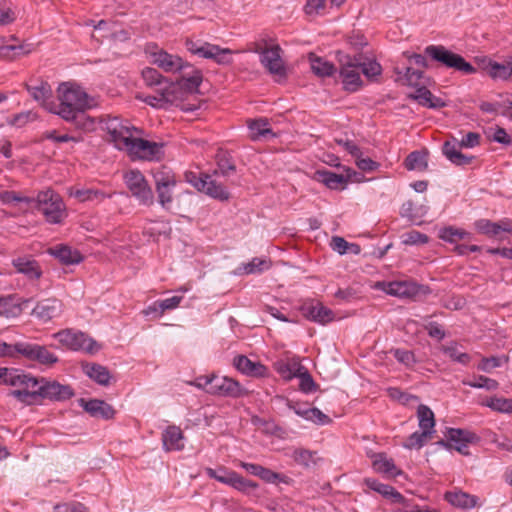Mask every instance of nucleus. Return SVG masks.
<instances>
[{
  "label": "nucleus",
  "mask_w": 512,
  "mask_h": 512,
  "mask_svg": "<svg viewBox=\"0 0 512 512\" xmlns=\"http://www.w3.org/2000/svg\"><path fill=\"white\" fill-rule=\"evenodd\" d=\"M260 55L261 64L270 74L280 78L286 77V68L281 57V48L279 45H273L261 50H256Z\"/></svg>",
  "instance_id": "17"
},
{
  "label": "nucleus",
  "mask_w": 512,
  "mask_h": 512,
  "mask_svg": "<svg viewBox=\"0 0 512 512\" xmlns=\"http://www.w3.org/2000/svg\"><path fill=\"white\" fill-rule=\"evenodd\" d=\"M447 440H440L438 445L450 449L454 448L463 455H467L468 444L473 443L479 437L472 431L460 428H448L445 434Z\"/></svg>",
  "instance_id": "13"
},
{
  "label": "nucleus",
  "mask_w": 512,
  "mask_h": 512,
  "mask_svg": "<svg viewBox=\"0 0 512 512\" xmlns=\"http://www.w3.org/2000/svg\"><path fill=\"white\" fill-rule=\"evenodd\" d=\"M479 67L492 79L508 80L510 78L508 60L505 63H498L488 57H476Z\"/></svg>",
  "instance_id": "24"
},
{
  "label": "nucleus",
  "mask_w": 512,
  "mask_h": 512,
  "mask_svg": "<svg viewBox=\"0 0 512 512\" xmlns=\"http://www.w3.org/2000/svg\"><path fill=\"white\" fill-rule=\"evenodd\" d=\"M54 337L63 345L72 350H83L93 353L98 350L97 343L80 331L63 330L57 332Z\"/></svg>",
  "instance_id": "14"
},
{
  "label": "nucleus",
  "mask_w": 512,
  "mask_h": 512,
  "mask_svg": "<svg viewBox=\"0 0 512 512\" xmlns=\"http://www.w3.org/2000/svg\"><path fill=\"white\" fill-rule=\"evenodd\" d=\"M26 88L31 97L47 111L52 113L56 110L55 101L52 99V89L48 82L37 81L35 84H27Z\"/></svg>",
  "instance_id": "22"
},
{
  "label": "nucleus",
  "mask_w": 512,
  "mask_h": 512,
  "mask_svg": "<svg viewBox=\"0 0 512 512\" xmlns=\"http://www.w3.org/2000/svg\"><path fill=\"white\" fill-rule=\"evenodd\" d=\"M182 296H172L170 298H166L163 300L156 301L152 305L148 306L144 313L146 315L151 314H158L159 316L162 315L166 310H172L179 306L180 302L182 301Z\"/></svg>",
  "instance_id": "42"
},
{
  "label": "nucleus",
  "mask_w": 512,
  "mask_h": 512,
  "mask_svg": "<svg viewBox=\"0 0 512 512\" xmlns=\"http://www.w3.org/2000/svg\"><path fill=\"white\" fill-rule=\"evenodd\" d=\"M305 420L311 421L317 425H326L331 422L329 416H327L320 409L315 407L309 409V413Z\"/></svg>",
  "instance_id": "63"
},
{
  "label": "nucleus",
  "mask_w": 512,
  "mask_h": 512,
  "mask_svg": "<svg viewBox=\"0 0 512 512\" xmlns=\"http://www.w3.org/2000/svg\"><path fill=\"white\" fill-rule=\"evenodd\" d=\"M411 97L424 107L442 108L445 106L441 98L435 97L431 91L424 86L417 88Z\"/></svg>",
  "instance_id": "39"
},
{
  "label": "nucleus",
  "mask_w": 512,
  "mask_h": 512,
  "mask_svg": "<svg viewBox=\"0 0 512 512\" xmlns=\"http://www.w3.org/2000/svg\"><path fill=\"white\" fill-rule=\"evenodd\" d=\"M39 381L41 384L39 385L38 403L43 400L61 402L74 396V391L69 385L60 384L45 377H40Z\"/></svg>",
  "instance_id": "12"
},
{
  "label": "nucleus",
  "mask_w": 512,
  "mask_h": 512,
  "mask_svg": "<svg viewBox=\"0 0 512 512\" xmlns=\"http://www.w3.org/2000/svg\"><path fill=\"white\" fill-rule=\"evenodd\" d=\"M125 184L140 204L150 206L154 203V194L143 174L130 170L124 175Z\"/></svg>",
  "instance_id": "8"
},
{
  "label": "nucleus",
  "mask_w": 512,
  "mask_h": 512,
  "mask_svg": "<svg viewBox=\"0 0 512 512\" xmlns=\"http://www.w3.org/2000/svg\"><path fill=\"white\" fill-rule=\"evenodd\" d=\"M205 473L209 478L229 486L236 472L227 467L220 466L216 469L208 467L205 469Z\"/></svg>",
  "instance_id": "46"
},
{
  "label": "nucleus",
  "mask_w": 512,
  "mask_h": 512,
  "mask_svg": "<svg viewBox=\"0 0 512 512\" xmlns=\"http://www.w3.org/2000/svg\"><path fill=\"white\" fill-rule=\"evenodd\" d=\"M173 87L162 89L156 95H148L145 97L144 102L155 108H167L169 105L178 100L177 95H173Z\"/></svg>",
  "instance_id": "35"
},
{
  "label": "nucleus",
  "mask_w": 512,
  "mask_h": 512,
  "mask_svg": "<svg viewBox=\"0 0 512 512\" xmlns=\"http://www.w3.org/2000/svg\"><path fill=\"white\" fill-rule=\"evenodd\" d=\"M405 167L407 170H424L427 167L426 157L419 151L411 152L405 159Z\"/></svg>",
  "instance_id": "52"
},
{
  "label": "nucleus",
  "mask_w": 512,
  "mask_h": 512,
  "mask_svg": "<svg viewBox=\"0 0 512 512\" xmlns=\"http://www.w3.org/2000/svg\"><path fill=\"white\" fill-rule=\"evenodd\" d=\"M400 215L403 218H407L414 224L420 223L418 219L421 217V215L418 213L415 204L410 200L402 204L400 208Z\"/></svg>",
  "instance_id": "59"
},
{
  "label": "nucleus",
  "mask_w": 512,
  "mask_h": 512,
  "mask_svg": "<svg viewBox=\"0 0 512 512\" xmlns=\"http://www.w3.org/2000/svg\"><path fill=\"white\" fill-rule=\"evenodd\" d=\"M233 364L239 372L248 376L264 377L268 373V369L265 365L260 362L252 361L244 355L236 356Z\"/></svg>",
  "instance_id": "27"
},
{
  "label": "nucleus",
  "mask_w": 512,
  "mask_h": 512,
  "mask_svg": "<svg viewBox=\"0 0 512 512\" xmlns=\"http://www.w3.org/2000/svg\"><path fill=\"white\" fill-rule=\"evenodd\" d=\"M150 56L152 63L167 73H180L191 68V64L184 61L178 55L170 54L158 47H155V50L150 52Z\"/></svg>",
  "instance_id": "16"
},
{
  "label": "nucleus",
  "mask_w": 512,
  "mask_h": 512,
  "mask_svg": "<svg viewBox=\"0 0 512 512\" xmlns=\"http://www.w3.org/2000/svg\"><path fill=\"white\" fill-rule=\"evenodd\" d=\"M251 138L254 141L273 138L276 134L269 128V122L266 118H260L257 120H253L248 125Z\"/></svg>",
  "instance_id": "41"
},
{
  "label": "nucleus",
  "mask_w": 512,
  "mask_h": 512,
  "mask_svg": "<svg viewBox=\"0 0 512 512\" xmlns=\"http://www.w3.org/2000/svg\"><path fill=\"white\" fill-rule=\"evenodd\" d=\"M364 483L369 489L381 494L383 497L389 499L392 503L400 504L403 506L407 505L406 498L392 486L381 483L374 478H365Z\"/></svg>",
  "instance_id": "26"
},
{
  "label": "nucleus",
  "mask_w": 512,
  "mask_h": 512,
  "mask_svg": "<svg viewBox=\"0 0 512 512\" xmlns=\"http://www.w3.org/2000/svg\"><path fill=\"white\" fill-rule=\"evenodd\" d=\"M70 195L81 202L90 201L95 203H100L104 199L112 196V194L105 193L104 191L95 188H78L72 190Z\"/></svg>",
  "instance_id": "38"
},
{
  "label": "nucleus",
  "mask_w": 512,
  "mask_h": 512,
  "mask_svg": "<svg viewBox=\"0 0 512 512\" xmlns=\"http://www.w3.org/2000/svg\"><path fill=\"white\" fill-rule=\"evenodd\" d=\"M331 247L334 251H337L339 254H345L349 247H353L354 253L359 252V247L354 244H349L344 238L339 236H334L331 240Z\"/></svg>",
  "instance_id": "62"
},
{
  "label": "nucleus",
  "mask_w": 512,
  "mask_h": 512,
  "mask_svg": "<svg viewBox=\"0 0 512 512\" xmlns=\"http://www.w3.org/2000/svg\"><path fill=\"white\" fill-rule=\"evenodd\" d=\"M445 500L451 505L461 509H471L477 504V497L461 490L448 491L445 493Z\"/></svg>",
  "instance_id": "34"
},
{
  "label": "nucleus",
  "mask_w": 512,
  "mask_h": 512,
  "mask_svg": "<svg viewBox=\"0 0 512 512\" xmlns=\"http://www.w3.org/2000/svg\"><path fill=\"white\" fill-rule=\"evenodd\" d=\"M122 150L127 151L132 157L149 161L159 160L163 155L162 144L142 138H135L133 135L127 142V147H124Z\"/></svg>",
  "instance_id": "9"
},
{
  "label": "nucleus",
  "mask_w": 512,
  "mask_h": 512,
  "mask_svg": "<svg viewBox=\"0 0 512 512\" xmlns=\"http://www.w3.org/2000/svg\"><path fill=\"white\" fill-rule=\"evenodd\" d=\"M181 77L177 79L176 83L170 85L173 87V95H176V90L179 89L182 93H195L202 82L201 71L195 69L192 65L190 69L180 72Z\"/></svg>",
  "instance_id": "21"
},
{
  "label": "nucleus",
  "mask_w": 512,
  "mask_h": 512,
  "mask_svg": "<svg viewBox=\"0 0 512 512\" xmlns=\"http://www.w3.org/2000/svg\"><path fill=\"white\" fill-rule=\"evenodd\" d=\"M19 356L28 361L41 365H53L58 362V357L46 346L30 342H18Z\"/></svg>",
  "instance_id": "15"
},
{
  "label": "nucleus",
  "mask_w": 512,
  "mask_h": 512,
  "mask_svg": "<svg viewBox=\"0 0 512 512\" xmlns=\"http://www.w3.org/2000/svg\"><path fill=\"white\" fill-rule=\"evenodd\" d=\"M459 143L446 141L443 145V154L453 164L465 166L471 163L473 157L467 156L459 150Z\"/></svg>",
  "instance_id": "37"
},
{
  "label": "nucleus",
  "mask_w": 512,
  "mask_h": 512,
  "mask_svg": "<svg viewBox=\"0 0 512 512\" xmlns=\"http://www.w3.org/2000/svg\"><path fill=\"white\" fill-rule=\"evenodd\" d=\"M142 78L147 86L159 85L163 80L162 75L155 68L151 67H146L142 70Z\"/></svg>",
  "instance_id": "61"
},
{
  "label": "nucleus",
  "mask_w": 512,
  "mask_h": 512,
  "mask_svg": "<svg viewBox=\"0 0 512 512\" xmlns=\"http://www.w3.org/2000/svg\"><path fill=\"white\" fill-rule=\"evenodd\" d=\"M86 375L102 386L110 383L111 375L109 370L100 364H91L84 367Z\"/></svg>",
  "instance_id": "43"
},
{
  "label": "nucleus",
  "mask_w": 512,
  "mask_h": 512,
  "mask_svg": "<svg viewBox=\"0 0 512 512\" xmlns=\"http://www.w3.org/2000/svg\"><path fill=\"white\" fill-rule=\"evenodd\" d=\"M20 311V304L14 295L0 296V316L16 317Z\"/></svg>",
  "instance_id": "45"
},
{
  "label": "nucleus",
  "mask_w": 512,
  "mask_h": 512,
  "mask_svg": "<svg viewBox=\"0 0 512 512\" xmlns=\"http://www.w3.org/2000/svg\"><path fill=\"white\" fill-rule=\"evenodd\" d=\"M31 203L50 224H59L67 216L65 204L61 196L52 189L40 191Z\"/></svg>",
  "instance_id": "3"
},
{
  "label": "nucleus",
  "mask_w": 512,
  "mask_h": 512,
  "mask_svg": "<svg viewBox=\"0 0 512 512\" xmlns=\"http://www.w3.org/2000/svg\"><path fill=\"white\" fill-rule=\"evenodd\" d=\"M216 161L217 169L214 171L215 175L220 174L224 177H227L235 172L236 166L227 153H218L216 156Z\"/></svg>",
  "instance_id": "47"
},
{
  "label": "nucleus",
  "mask_w": 512,
  "mask_h": 512,
  "mask_svg": "<svg viewBox=\"0 0 512 512\" xmlns=\"http://www.w3.org/2000/svg\"><path fill=\"white\" fill-rule=\"evenodd\" d=\"M246 393L240 383L230 377L213 374L212 386L209 394L221 397L238 398Z\"/></svg>",
  "instance_id": "18"
},
{
  "label": "nucleus",
  "mask_w": 512,
  "mask_h": 512,
  "mask_svg": "<svg viewBox=\"0 0 512 512\" xmlns=\"http://www.w3.org/2000/svg\"><path fill=\"white\" fill-rule=\"evenodd\" d=\"M300 311L306 319L321 325L334 320L333 311L320 302H305L301 305Z\"/></svg>",
  "instance_id": "20"
},
{
  "label": "nucleus",
  "mask_w": 512,
  "mask_h": 512,
  "mask_svg": "<svg viewBox=\"0 0 512 512\" xmlns=\"http://www.w3.org/2000/svg\"><path fill=\"white\" fill-rule=\"evenodd\" d=\"M162 444L167 452L183 450L185 444L182 430L175 425L168 426L162 433Z\"/></svg>",
  "instance_id": "29"
},
{
  "label": "nucleus",
  "mask_w": 512,
  "mask_h": 512,
  "mask_svg": "<svg viewBox=\"0 0 512 512\" xmlns=\"http://www.w3.org/2000/svg\"><path fill=\"white\" fill-rule=\"evenodd\" d=\"M63 310L62 302L55 298L39 301L32 311V315L37 319L48 322L58 317Z\"/></svg>",
  "instance_id": "23"
},
{
  "label": "nucleus",
  "mask_w": 512,
  "mask_h": 512,
  "mask_svg": "<svg viewBox=\"0 0 512 512\" xmlns=\"http://www.w3.org/2000/svg\"><path fill=\"white\" fill-rule=\"evenodd\" d=\"M272 263L270 259L254 257L247 263L239 265L235 271L237 275L261 274L270 269Z\"/></svg>",
  "instance_id": "33"
},
{
  "label": "nucleus",
  "mask_w": 512,
  "mask_h": 512,
  "mask_svg": "<svg viewBox=\"0 0 512 512\" xmlns=\"http://www.w3.org/2000/svg\"><path fill=\"white\" fill-rule=\"evenodd\" d=\"M158 202L164 209H169L172 203V193L176 186L174 173L169 169H159L153 173Z\"/></svg>",
  "instance_id": "11"
},
{
  "label": "nucleus",
  "mask_w": 512,
  "mask_h": 512,
  "mask_svg": "<svg viewBox=\"0 0 512 512\" xmlns=\"http://www.w3.org/2000/svg\"><path fill=\"white\" fill-rule=\"evenodd\" d=\"M390 353L399 363L403 364L406 368L412 369L417 363L415 354L410 350L396 348L392 349Z\"/></svg>",
  "instance_id": "54"
},
{
  "label": "nucleus",
  "mask_w": 512,
  "mask_h": 512,
  "mask_svg": "<svg viewBox=\"0 0 512 512\" xmlns=\"http://www.w3.org/2000/svg\"><path fill=\"white\" fill-rule=\"evenodd\" d=\"M58 92V101H55L56 110L52 113L59 115L65 121L73 122L81 129H93L94 120L85 114V109L89 106L87 94L80 88L68 87L65 84L59 87Z\"/></svg>",
  "instance_id": "1"
},
{
  "label": "nucleus",
  "mask_w": 512,
  "mask_h": 512,
  "mask_svg": "<svg viewBox=\"0 0 512 512\" xmlns=\"http://www.w3.org/2000/svg\"><path fill=\"white\" fill-rule=\"evenodd\" d=\"M49 253L65 265L78 264L83 260L82 255L77 250L67 245H57L49 248Z\"/></svg>",
  "instance_id": "31"
},
{
  "label": "nucleus",
  "mask_w": 512,
  "mask_h": 512,
  "mask_svg": "<svg viewBox=\"0 0 512 512\" xmlns=\"http://www.w3.org/2000/svg\"><path fill=\"white\" fill-rule=\"evenodd\" d=\"M463 383L464 385L472 388H482L488 391L496 390L499 386L496 380L483 375H479L473 380H465Z\"/></svg>",
  "instance_id": "53"
},
{
  "label": "nucleus",
  "mask_w": 512,
  "mask_h": 512,
  "mask_svg": "<svg viewBox=\"0 0 512 512\" xmlns=\"http://www.w3.org/2000/svg\"><path fill=\"white\" fill-rule=\"evenodd\" d=\"M185 180L199 192H203L214 199L220 201H226L229 199L230 194L226 187L212 179V176L209 174H197L195 172L188 171L185 173Z\"/></svg>",
  "instance_id": "6"
},
{
  "label": "nucleus",
  "mask_w": 512,
  "mask_h": 512,
  "mask_svg": "<svg viewBox=\"0 0 512 512\" xmlns=\"http://www.w3.org/2000/svg\"><path fill=\"white\" fill-rule=\"evenodd\" d=\"M304 366L298 357H292L287 360H281L275 363V369L278 374L286 381H290L296 377Z\"/></svg>",
  "instance_id": "32"
},
{
  "label": "nucleus",
  "mask_w": 512,
  "mask_h": 512,
  "mask_svg": "<svg viewBox=\"0 0 512 512\" xmlns=\"http://www.w3.org/2000/svg\"><path fill=\"white\" fill-rule=\"evenodd\" d=\"M338 61L344 90L348 92L358 91L363 85L359 68L360 56H350L339 53Z\"/></svg>",
  "instance_id": "5"
},
{
  "label": "nucleus",
  "mask_w": 512,
  "mask_h": 512,
  "mask_svg": "<svg viewBox=\"0 0 512 512\" xmlns=\"http://www.w3.org/2000/svg\"><path fill=\"white\" fill-rule=\"evenodd\" d=\"M186 48L189 52L202 58L212 59L217 64L227 65L232 62V50L229 48H221L208 42L188 40Z\"/></svg>",
  "instance_id": "7"
},
{
  "label": "nucleus",
  "mask_w": 512,
  "mask_h": 512,
  "mask_svg": "<svg viewBox=\"0 0 512 512\" xmlns=\"http://www.w3.org/2000/svg\"><path fill=\"white\" fill-rule=\"evenodd\" d=\"M475 229L483 235L489 238H497L502 240V233L512 235V219L502 218L497 222H493L489 219H479L474 223Z\"/></svg>",
  "instance_id": "19"
},
{
  "label": "nucleus",
  "mask_w": 512,
  "mask_h": 512,
  "mask_svg": "<svg viewBox=\"0 0 512 512\" xmlns=\"http://www.w3.org/2000/svg\"><path fill=\"white\" fill-rule=\"evenodd\" d=\"M309 59L311 70L319 77L332 76L336 71L335 66L331 62L324 60L321 57L311 55Z\"/></svg>",
  "instance_id": "44"
},
{
  "label": "nucleus",
  "mask_w": 512,
  "mask_h": 512,
  "mask_svg": "<svg viewBox=\"0 0 512 512\" xmlns=\"http://www.w3.org/2000/svg\"><path fill=\"white\" fill-rule=\"evenodd\" d=\"M315 180L323 183L326 187L332 190H342L345 188L352 174L348 173L347 176L337 174L329 170H317L314 175Z\"/></svg>",
  "instance_id": "28"
},
{
  "label": "nucleus",
  "mask_w": 512,
  "mask_h": 512,
  "mask_svg": "<svg viewBox=\"0 0 512 512\" xmlns=\"http://www.w3.org/2000/svg\"><path fill=\"white\" fill-rule=\"evenodd\" d=\"M418 424L422 431L429 435L435 432V417L433 411L424 404H420L417 408Z\"/></svg>",
  "instance_id": "40"
},
{
  "label": "nucleus",
  "mask_w": 512,
  "mask_h": 512,
  "mask_svg": "<svg viewBox=\"0 0 512 512\" xmlns=\"http://www.w3.org/2000/svg\"><path fill=\"white\" fill-rule=\"evenodd\" d=\"M359 68H360V71L367 78H374L376 76H379L382 72L381 65L375 60H368V61L360 60Z\"/></svg>",
  "instance_id": "58"
},
{
  "label": "nucleus",
  "mask_w": 512,
  "mask_h": 512,
  "mask_svg": "<svg viewBox=\"0 0 512 512\" xmlns=\"http://www.w3.org/2000/svg\"><path fill=\"white\" fill-rule=\"evenodd\" d=\"M470 233L453 226L444 227L439 231V238L449 243H456L458 240L468 238Z\"/></svg>",
  "instance_id": "48"
},
{
  "label": "nucleus",
  "mask_w": 512,
  "mask_h": 512,
  "mask_svg": "<svg viewBox=\"0 0 512 512\" xmlns=\"http://www.w3.org/2000/svg\"><path fill=\"white\" fill-rule=\"evenodd\" d=\"M0 385L11 386L8 396L16 399L21 404L31 406L38 404L40 377L34 376L25 370L4 367Z\"/></svg>",
  "instance_id": "2"
},
{
  "label": "nucleus",
  "mask_w": 512,
  "mask_h": 512,
  "mask_svg": "<svg viewBox=\"0 0 512 512\" xmlns=\"http://www.w3.org/2000/svg\"><path fill=\"white\" fill-rule=\"evenodd\" d=\"M295 378L299 379V390L305 394H310L318 389V385L306 367L296 374Z\"/></svg>",
  "instance_id": "49"
},
{
  "label": "nucleus",
  "mask_w": 512,
  "mask_h": 512,
  "mask_svg": "<svg viewBox=\"0 0 512 512\" xmlns=\"http://www.w3.org/2000/svg\"><path fill=\"white\" fill-rule=\"evenodd\" d=\"M36 113L32 111H24L14 115L12 118L8 119V124L15 127H23L29 122H32L36 119Z\"/></svg>",
  "instance_id": "60"
},
{
  "label": "nucleus",
  "mask_w": 512,
  "mask_h": 512,
  "mask_svg": "<svg viewBox=\"0 0 512 512\" xmlns=\"http://www.w3.org/2000/svg\"><path fill=\"white\" fill-rule=\"evenodd\" d=\"M229 486L240 491V492H248V491L254 490L258 487L257 483L242 477L237 472L235 473L234 477L232 478Z\"/></svg>",
  "instance_id": "56"
},
{
  "label": "nucleus",
  "mask_w": 512,
  "mask_h": 512,
  "mask_svg": "<svg viewBox=\"0 0 512 512\" xmlns=\"http://www.w3.org/2000/svg\"><path fill=\"white\" fill-rule=\"evenodd\" d=\"M402 243L405 245H419L426 244L429 241V237L419 231L412 230L402 235Z\"/></svg>",
  "instance_id": "57"
},
{
  "label": "nucleus",
  "mask_w": 512,
  "mask_h": 512,
  "mask_svg": "<svg viewBox=\"0 0 512 512\" xmlns=\"http://www.w3.org/2000/svg\"><path fill=\"white\" fill-rule=\"evenodd\" d=\"M431 438V435L424 431H416L412 433L406 441L403 443V447L409 450L421 449L427 441Z\"/></svg>",
  "instance_id": "50"
},
{
  "label": "nucleus",
  "mask_w": 512,
  "mask_h": 512,
  "mask_svg": "<svg viewBox=\"0 0 512 512\" xmlns=\"http://www.w3.org/2000/svg\"><path fill=\"white\" fill-rule=\"evenodd\" d=\"M372 465L376 472L387 477L394 478L402 474V471L396 467L393 459L387 458L383 453L375 455Z\"/></svg>",
  "instance_id": "36"
},
{
  "label": "nucleus",
  "mask_w": 512,
  "mask_h": 512,
  "mask_svg": "<svg viewBox=\"0 0 512 512\" xmlns=\"http://www.w3.org/2000/svg\"><path fill=\"white\" fill-rule=\"evenodd\" d=\"M12 265L18 273L25 275L30 280H37L42 275L38 262L31 257L24 256L14 258Z\"/></svg>",
  "instance_id": "30"
},
{
  "label": "nucleus",
  "mask_w": 512,
  "mask_h": 512,
  "mask_svg": "<svg viewBox=\"0 0 512 512\" xmlns=\"http://www.w3.org/2000/svg\"><path fill=\"white\" fill-rule=\"evenodd\" d=\"M79 405L92 417L102 418L105 420L112 419L115 415L113 407L103 400L98 399H80Z\"/></svg>",
  "instance_id": "25"
},
{
  "label": "nucleus",
  "mask_w": 512,
  "mask_h": 512,
  "mask_svg": "<svg viewBox=\"0 0 512 512\" xmlns=\"http://www.w3.org/2000/svg\"><path fill=\"white\" fill-rule=\"evenodd\" d=\"M442 351L453 361L461 363V364H468L470 361V355L461 352L458 350V347L456 344H451L447 346L442 347Z\"/></svg>",
  "instance_id": "55"
},
{
  "label": "nucleus",
  "mask_w": 512,
  "mask_h": 512,
  "mask_svg": "<svg viewBox=\"0 0 512 512\" xmlns=\"http://www.w3.org/2000/svg\"><path fill=\"white\" fill-rule=\"evenodd\" d=\"M403 77L405 78L406 83L408 85L417 86L419 84L420 79L423 77V71L407 67L405 69Z\"/></svg>",
  "instance_id": "64"
},
{
  "label": "nucleus",
  "mask_w": 512,
  "mask_h": 512,
  "mask_svg": "<svg viewBox=\"0 0 512 512\" xmlns=\"http://www.w3.org/2000/svg\"><path fill=\"white\" fill-rule=\"evenodd\" d=\"M103 129L107 131L110 140L119 150L127 147V142L132 137L133 131H136L127 121H123L119 117L110 116L103 120Z\"/></svg>",
  "instance_id": "10"
},
{
  "label": "nucleus",
  "mask_w": 512,
  "mask_h": 512,
  "mask_svg": "<svg viewBox=\"0 0 512 512\" xmlns=\"http://www.w3.org/2000/svg\"><path fill=\"white\" fill-rule=\"evenodd\" d=\"M484 405L496 412L512 413V399L494 396L487 399Z\"/></svg>",
  "instance_id": "51"
},
{
  "label": "nucleus",
  "mask_w": 512,
  "mask_h": 512,
  "mask_svg": "<svg viewBox=\"0 0 512 512\" xmlns=\"http://www.w3.org/2000/svg\"><path fill=\"white\" fill-rule=\"evenodd\" d=\"M425 54L432 60L441 63L447 68H453L465 75L476 73V68L467 62L461 55L456 54L442 45H429L425 48Z\"/></svg>",
  "instance_id": "4"
}]
</instances>
